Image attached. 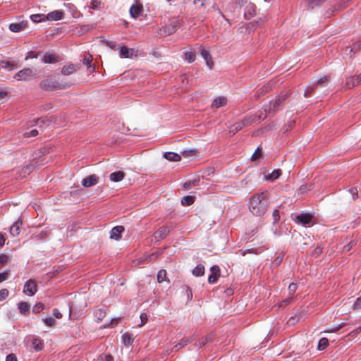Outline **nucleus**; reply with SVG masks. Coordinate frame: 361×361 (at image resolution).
<instances>
[{
  "instance_id": "nucleus-1",
  "label": "nucleus",
  "mask_w": 361,
  "mask_h": 361,
  "mask_svg": "<svg viewBox=\"0 0 361 361\" xmlns=\"http://www.w3.org/2000/svg\"><path fill=\"white\" fill-rule=\"evenodd\" d=\"M267 207L268 203L265 192H258L250 197L248 208L254 216H263L267 212Z\"/></svg>"
},
{
  "instance_id": "nucleus-2",
  "label": "nucleus",
  "mask_w": 361,
  "mask_h": 361,
  "mask_svg": "<svg viewBox=\"0 0 361 361\" xmlns=\"http://www.w3.org/2000/svg\"><path fill=\"white\" fill-rule=\"evenodd\" d=\"M39 87L45 91H54L56 90H64L70 87L68 83H60L55 76L49 75L39 84Z\"/></svg>"
},
{
  "instance_id": "nucleus-3",
  "label": "nucleus",
  "mask_w": 361,
  "mask_h": 361,
  "mask_svg": "<svg viewBox=\"0 0 361 361\" xmlns=\"http://www.w3.org/2000/svg\"><path fill=\"white\" fill-rule=\"evenodd\" d=\"M35 75V71L32 69L25 68L16 73L13 78L16 80L28 81L32 80Z\"/></svg>"
},
{
  "instance_id": "nucleus-4",
  "label": "nucleus",
  "mask_w": 361,
  "mask_h": 361,
  "mask_svg": "<svg viewBox=\"0 0 361 361\" xmlns=\"http://www.w3.org/2000/svg\"><path fill=\"white\" fill-rule=\"evenodd\" d=\"M37 290V286L35 281L30 279L25 282L23 286V293L25 295L32 296L36 293Z\"/></svg>"
},
{
  "instance_id": "nucleus-5",
  "label": "nucleus",
  "mask_w": 361,
  "mask_h": 361,
  "mask_svg": "<svg viewBox=\"0 0 361 361\" xmlns=\"http://www.w3.org/2000/svg\"><path fill=\"white\" fill-rule=\"evenodd\" d=\"M99 178L94 175H90L87 177L85 178L82 180V185L84 188H90L94 186L98 183Z\"/></svg>"
},
{
  "instance_id": "nucleus-6",
  "label": "nucleus",
  "mask_w": 361,
  "mask_h": 361,
  "mask_svg": "<svg viewBox=\"0 0 361 361\" xmlns=\"http://www.w3.org/2000/svg\"><path fill=\"white\" fill-rule=\"evenodd\" d=\"M125 231L123 226H114L110 231L109 238L112 240H118L121 238V233Z\"/></svg>"
},
{
  "instance_id": "nucleus-7",
  "label": "nucleus",
  "mask_w": 361,
  "mask_h": 361,
  "mask_svg": "<svg viewBox=\"0 0 361 361\" xmlns=\"http://www.w3.org/2000/svg\"><path fill=\"white\" fill-rule=\"evenodd\" d=\"M64 17V12L61 10H56L49 12L46 16V19L50 21H56L63 19Z\"/></svg>"
},
{
  "instance_id": "nucleus-8",
  "label": "nucleus",
  "mask_w": 361,
  "mask_h": 361,
  "mask_svg": "<svg viewBox=\"0 0 361 361\" xmlns=\"http://www.w3.org/2000/svg\"><path fill=\"white\" fill-rule=\"evenodd\" d=\"M210 270L211 274L208 277V281L209 283H214L220 276V269L217 265H214Z\"/></svg>"
},
{
  "instance_id": "nucleus-9",
  "label": "nucleus",
  "mask_w": 361,
  "mask_h": 361,
  "mask_svg": "<svg viewBox=\"0 0 361 361\" xmlns=\"http://www.w3.org/2000/svg\"><path fill=\"white\" fill-rule=\"evenodd\" d=\"M313 216L310 214H301L296 216L297 222L303 226L311 223Z\"/></svg>"
},
{
  "instance_id": "nucleus-10",
  "label": "nucleus",
  "mask_w": 361,
  "mask_h": 361,
  "mask_svg": "<svg viewBox=\"0 0 361 361\" xmlns=\"http://www.w3.org/2000/svg\"><path fill=\"white\" fill-rule=\"evenodd\" d=\"M361 83V73L354 77L348 78L346 80V86L348 88L354 87Z\"/></svg>"
},
{
  "instance_id": "nucleus-11",
  "label": "nucleus",
  "mask_w": 361,
  "mask_h": 361,
  "mask_svg": "<svg viewBox=\"0 0 361 361\" xmlns=\"http://www.w3.org/2000/svg\"><path fill=\"white\" fill-rule=\"evenodd\" d=\"M120 56L123 58L129 59L132 58L135 53L134 49H129L127 47L123 46L119 47Z\"/></svg>"
},
{
  "instance_id": "nucleus-12",
  "label": "nucleus",
  "mask_w": 361,
  "mask_h": 361,
  "mask_svg": "<svg viewBox=\"0 0 361 361\" xmlns=\"http://www.w3.org/2000/svg\"><path fill=\"white\" fill-rule=\"evenodd\" d=\"M328 80L327 76H324V78H320L316 83H314L312 85H308L304 92V96L307 97L310 96L312 91H313L315 85H324L325 82Z\"/></svg>"
},
{
  "instance_id": "nucleus-13",
  "label": "nucleus",
  "mask_w": 361,
  "mask_h": 361,
  "mask_svg": "<svg viewBox=\"0 0 361 361\" xmlns=\"http://www.w3.org/2000/svg\"><path fill=\"white\" fill-rule=\"evenodd\" d=\"M22 222L20 220L15 221L10 228V233L12 236H17L20 234Z\"/></svg>"
},
{
  "instance_id": "nucleus-14",
  "label": "nucleus",
  "mask_w": 361,
  "mask_h": 361,
  "mask_svg": "<svg viewBox=\"0 0 361 361\" xmlns=\"http://www.w3.org/2000/svg\"><path fill=\"white\" fill-rule=\"evenodd\" d=\"M281 175V171L280 169L274 170L271 173H268L264 175V178L268 181H274L278 179Z\"/></svg>"
},
{
  "instance_id": "nucleus-15",
  "label": "nucleus",
  "mask_w": 361,
  "mask_h": 361,
  "mask_svg": "<svg viewBox=\"0 0 361 361\" xmlns=\"http://www.w3.org/2000/svg\"><path fill=\"white\" fill-rule=\"evenodd\" d=\"M58 56L56 54L46 52L42 57V61L45 63H52L56 62Z\"/></svg>"
},
{
  "instance_id": "nucleus-16",
  "label": "nucleus",
  "mask_w": 361,
  "mask_h": 361,
  "mask_svg": "<svg viewBox=\"0 0 361 361\" xmlns=\"http://www.w3.org/2000/svg\"><path fill=\"white\" fill-rule=\"evenodd\" d=\"M288 290L289 294L291 295V296L289 297L288 298L286 299L285 300H283L282 302L281 306L286 305L293 299V295L297 290V284L294 283H290L288 286Z\"/></svg>"
},
{
  "instance_id": "nucleus-17",
  "label": "nucleus",
  "mask_w": 361,
  "mask_h": 361,
  "mask_svg": "<svg viewBox=\"0 0 361 361\" xmlns=\"http://www.w3.org/2000/svg\"><path fill=\"white\" fill-rule=\"evenodd\" d=\"M76 71V68L74 64H68L63 66L61 68V74L63 75H69Z\"/></svg>"
},
{
  "instance_id": "nucleus-18",
  "label": "nucleus",
  "mask_w": 361,
  "mask_h": 361,
  "mask_svg": "<svg viewBox=\"0 0 361 361\" xmlns=\"http://www.w3.org/2000/svg\"><path fill=\"white\" fill-rule=\"evenodd\" d=\"M142 9L141 6L133 4L130 8V14L133 18H136L140 15Z\"/></svg>"
},
{
  "instance_id": "nucleus-19",
  "label": "nucleus",
  "mask_w": 361,
  "mask_h": 361,
  "mask_svg": "<svg viewBox=\"0 0 361 361\" xmlns=\"http://www.w3.org/2000/svg\"><path fill=\"white\" fill-rule=\"evenodd\" d=\"M227 99L224 97H219L216 98L212 104V106L215 109L220 108L226 104Z\"/></svg>"
},
{
  "instance_id": "nucleus-20",
  "label": "nucleus",
  "mask_w": 361,
  "mask_h": 361,
  "mask_svg": "<svg viewBox=\"0 0 361 361\" xmlns=\"http://www.w3.org/2000/svg\"><path fill=\"white\" fill-rule=\"evenodd\" d=\"M32 348H34V350L35 351H40L43 349L44 348V343H43V341L42 340H41L40 338H33L32 339Z\"/></svg>"
},
{
  "instance_id": "nucleus-21",
  "label": "nucleus",
  "mask_w": 361,
  "mask_h": 361,
  "mask_svg": "<svg viewBox=\"0 0 361 361\" xmlns=\"http://www.w3.org/2000/svg\"><path fill=\"white\" fill-rule=\"evenodd\" d=\"M125 177V173L123 171H116L111 173L109 176V178L113 182H119L122 180Z\"/></svg>"
},
{
  "instance_id": "nucleus-22",
  "label": "nucleus",
  "mask_w": 361,
  "mask_h": 361,
  "mask_svg": "<svg viewBox=\"0 0 361 361\" xmlns=\"http://www.w3.org/2000/svg\"><path fill=\"white\" fill-rule=\"evenodd\" d=\"M25 27V24L23 23H11L9 25V30L13 32H18L23 30Z\"/></svg>"
},
{
  "instance_id": "nucleus-23",
  "label": "nucleus",
  "mask_w": 361,
  "mask_h": 361,
  "mask_svg": "<svg viewBox=\"0 0 361 361\" xmlns=\"http://www.w3.org/2000/svg\"><path fill=\"white\" fill-rule=\"evenodd\" d=\"M164 157L166 159H167L169 161H178L181 159L180 155H179L177 153L171 152H165L164 154Z\"/></svg>"
},
{
  "instance_id": "nucleus-24",
  "label": "nucleus",
  "mask_w": 361,
  "mask_h": 361,
  "mask_svg": "<svg viewBox=\"0 0 361 361\" xmlns=\"http://www.w3.org/2000/svg\"><path fill=\"white\" fill-rule=\"evenodd\" d=\"M18 308L20 314L26 315L30 312V305L26 302H20L18 304Z\"/></svg>"
},
{
  "instance_id": "nucleus-25",
  "label": "nucleus",
  "mask_w": 361,
  "mask_h": 361,
  "mask_svg": "<svg viewBox=\"0 0 361 361\" xmlns=\"http://www.w3.org/2000/svg\"><path fill=\"white\" fill-rule=\"evenodd\" d=\"M200 54L202 58L206 61L207 65L209 67V68H212L213 62L211 61V56L209 52L206 49H202L200 51Z\"/></svg>"
},
{
  "instance_id": "nucleus-26",
  "label": "nucleus",
  "mask_w": 361,
  "mask_h": 361,
  "mask_svg": "<svg viewBox=\"0 0 361 361\" xmlns=\"http://www.w3.org/2000/svg\"><path fill=\"white\" fill-rule=\"evenodd\" d=\"M92 61V56L90 54H88L87 56H85L83 58V61H82L83 64L87 66V69L90 71L94 70V66H92V64H91Z\"/></svg>"
},
{
  "instance_id": "nucleus-27",
  "label": "nucleus",
  "mask_w": 361,
  "mask_h": 361,
  "mask_svg": "<svg viewBox=\"0 0 361 361\" xmlns=\"http://www.w3.org/2000/svg\"><path fill=\"white\" fill-rule=\"evenodd\" d=\"M158 257V255L156 252H153L149 255H147L146 257L144 258H140L137 259V264H141L144 262L145 261H153L155 262L157 260V258Z\"/></svg>"
},
{
  "instance_id": "nucleus-28",
  "label": "nucleus",
  "mask_w": 361,
  "mask_h": 361,
  "mask_svg": "<svg viewBox=\"0 0 361 361\" xmlns=\"http://www.w3.org/2000/svg\"><path fill=\"white\" fill-rule=\"evenodd\" d=\"M133 339L131 335L128 333H125L122 336V342L126 346H129L132 344Z\"/></svg>"
},
{
  "instance_id": "nucleus-29",
  "label": "nucleus",
  "mask_w": 361,
  "mask_h": 361,
  "mask_svg": "<svg viewBox=\"0 0 361 361\" xmlns=\"http://www.w3.org/2000/svg\"><path fill=\"white\" fill-rule=\"evenodd\" d=\"M184 56H185V59L188 62V63H192L195 61V59H196V55L195 54V52H192L191 51H187L184 53Z\"/></svg>"
},
{
  "instance_id": "nucleus-30",
  "label": "nucleus",
  "mask_w": 361,
  "mask_h": 361,
  "mask_svg": "<svg viewBox=\"0 0 361 361\" xmlns=\"http://www.w3.org/2000/svg\"><path fill=\"white\" fill-rule=\"evenodd\" d=\"M204 273V267L201 264H198L193 270L192 274L195 276H203Z\"/></svg>"
},
{
  "instance_id": "nucleus-31",
  "label": "nucleus",
  "mask_w": 361,
  "mask_h": 361,
  "mask_svg": "<svg viewBox=\"0 0 361 361\" xmlns=\"http://www.w3.org/2000/svg\"><path fill=\"white\" fill-rule=\"evenodd\" d=\"M194 202V197L190 195L185 196L181 200V204L183 206H190Z\"/></svg>"
},
{
  "instance_id": "nucleus-32",
  "label": "nucleus",
  "mask_w": 361,
  "mask_h": 361,
  "mask_svg": "<svg viewBox=\"0 0 361 361\" xmlns=\"http://www.w3.org/2000/svg\"><path fill=\"white\" fill-rule=\"evenodd\" d=\"M329 345V341L326 338H322L319 341L317 349L319 350H324Z\"/></svg>"
},
{
  "instance_id": "nucleus-33",
  "label": "nucleus",
  "mask_w": 361,
  "mask_h": 361,
  "mask_svg": "<svg viewBox=\"0 0 361 361\" xmlns=\"http://www.w3.org/2000/svg\"><path fill=\"white\" fill-rule=\"evenodd\" d=\"M94 315L97 317V321L101 322L106 316V312L103 309H98L95 311Z\"/></svg>"
},
{
  "instance_id": "nucleus-34",
  "label": "nucleus",
  "mask_w": 361,
  "mask_h": 361,
  "mask_svg": "<svg viewBox=\"0 0 361 361\" xmlns=\"http://www.w3.org/2000/svg\"><path fill=\"white\" fill-rule=\"evenodd\" d=\"M243 123H241L240 122H238L230 127L229 132L232 133H235L237 131L240 130L243 128Z\"/></svg>"
},
{
  "instance_id": "nucleus-35",
  "label": "nucleus",
  "mask_w": 361,
  "mask_h": 361,
  "mask_svg": "<svg viewBox=\"0 0 361 361\" xmlns=\"http://www.w3.org/2000/svg\"><path fill=\"white\" fill-rule=\"evenodd\" d=\"M45 18L46 17L44 14H35L30 16L31 20L35 23L44 21Z\"/></svg>"
},
{
  "instance_id": "nucleus-36",
  "label": "nucleus",
  "mask_w": 361,
  "mask_h": 361,
  "mask_svg": "<svg viewBox=\"0 0 361 361\" xmlns=\"http://www.w3.org/2000/svg\"><path fill=\"white\" fill-rule=\"evenodd\" d=\"M166 271L164 269L159 270V283L165 281L166 283V286L169 284V280L166 279Z\"/></svg>"
},
{
  "instance_id": "nucleus-37",
  "label": "nucleus",
  "mask_w": 361,
  "mask_h": 361,
  "mask_svg": "<svg viewBox=\"0 0 361 361\" xmlns=\"http://www.w3.org/2000/svg\"><path fill=\"white\" fill-rule=\"evenodd\" d=\"M44 308V305L42 302H38L35 304L32 307V312L35 314L39 313Z\"/></svg>"
},
{
  "instance_id": "nucleus-38",
  "label": "nucleus",
  "mask_w": 361,
  "mask_h": 361,
  "mask_svg": "<svg viewBox=\"0 0 361 361\" xmlns=\"http://www.w3.org/2000/svg\"><path fill=\"white\" fill-rule=\"evenodd\" d=\"M48 235V231L47 230H42L39 234L35 235L33 238L35 240L45 239Z\"/></svg>"
},
{
  "instance_id": "nucleus-39",
  "label": "nucleus",
  "mask_w": 361,
  "mask_h": 361,
  "mask_svg": "<svg viewBox=\"0 0 361 361\" xmlns=\"http://www.w3.org/2000/svg\"><path fill=\"white\" fill-rule=\"evenodd\" d=\"M11 262V258L8 255L1 254L0 255V264L1 266L8 264Z\"/></svg>"
},
{
  "instance_id": "nucleus-40",
  "label": "nucleus",
  "mask_w": 361,
  "mask_h": 361,
  "mask_svg": "<svg viewBox=\"0 0 361 361\" xmlns=\"http://www.w3.org/2000/svg\"><path fill=\"white\" fill-rule=\"evenodd\" d=\"M39 134V132L37 129H33L30 131H27L24 133L25 137H35Z\"/></svg>"
},
{
  "instance_id": "nucleus-41",
  "label": "nucleus",
  "mask_w": 361,
  "mask_h": 361,
  "mask_svg": "<svg viewBox=\"0 0 361 361\" xmlns=\"http://www.w3.org/2000/svg\"><path fill=\"white\" fill-rule=\"evenodd\" d=\"M170 229L169 227H161L159 230V238H164L169 233Z\"/></svg>"
},
{
  "instance_id": "nucleus-42",
  "label": "nucleus",
  "mask_w": 361,
  "mask_h": 361,
  "mask_svg": "<svg viewBox=\"0 0 361 361\" xmlns=\"http://www.w3.org/2000/svg\"><path fill=\"white\" fill-rule=\"evenodd\" d=\"M44 323L48 326H52L55 320L51 317H48L42 319Z\"/></svg>"
},
{
  "instance_id": "nucleus-43",
  "label": "nucleus",
  "mask_w": 361,
  "mask_h": 361,
  "mask_svg": "<svg viewBox=\"0 0 361 361\" xmlns=\"http://www.w3.org/2000/svg\"><path fill=\"white\" fill-rule=\"evenodd\" d=\"M8 295V290L6 288L0 290V301L6 299Z\"/></svg>"
},
{
  "instance_id": "nucleus-44",
  "label": "nucleus",
  "mask_w": 361,
  "mask_h": 361,
  "mask_svg": "<svg viewBox=\"0 0 361 361\" xmlns=\"http://www.w3.org/2000/svg\"><path fill=\"white\" fill-rule=\"evenodd\" d=\"M344 326H345V323L343 322V323H341L340 324L337 325L336 327H334L333 329L326 330L325 332H336L337 331L341 329Z\"/></svg>"
},
{
  "instance_id": "nucleus-45",
  "label": "nucleus",
  "mask_w": 361,
  "mask_h": 361,
  "mask_svg": "<svg viewBox=\"0 0 361 361\" xmlns=\"http://www.w3.org/2000/svg\"><path fill=\"white\" fill-rule=\"evenodd\" d=\"M272 216H273V218H274V224H276V222L279 220L280 219V214H279V211L278 209H275L274 212H273V214H272Z\"/></svg>"
},
{
  "instance_id": "nucleus-46",
  "label": "nucleus",
  "mask_w": 361,
  "mask_h": 361,
  "mask_svg": "<svg viewBox=\"0 0 361 361\" xmlns=\"http://www.w3.org/2000/svg\"><path fill=\"white\" fill-rule=\"evenodd\" d=\"M286 97L285 96H282V97H279L276 101L274 102V103L273 104V109H276L277 106L283 100H285Z\"/></svg>"
},
{
  "instance_id": "nucleus-47",
  "label": "nucleus",
  "mask_w": 361,
  "mask_h": 361,
  "mask_svg": "<svg viewBox=\"0 0 361 361\" xmlns=\"http://www.w3.org/2000/svg\"><path fill=\"white\" fill-rule=\"evenodd\" d=\"M6 361H18V359L15 354L10 353L6 357Z\"/></svg>"
},
{
  "instance_id": "nucleus-48",
  "label": "nucleus",
  "mask_w": 361,
  "mask_h": 361,
  "mask_svg": "<svg viewBox=\"0 0 361 361\" xmlns=\"http://www.w3.org/2000/svg\"><path fill=\"white\" fill-rule=\"evenodd\" d=\"M8 277V271H3L0 273V283L6 281Z\"/></svg>"
},
{
  "instance_id": "nucleus-49",
  "label": "nucleus",
  "mask_w": 361,
  "mask_h": 361,
  "mask_svg": "<svg viewBox=\"0 0 361 361\" xmlns=\"http://www.w3.org/2000/svg\"><path fill=\"white\" fill-rule=\"evenodd\" d=\"M252 118L245 117L240 121V123H243V126H245L250 125L252 122Z\"/></svg>"
},
{
  "instance_id": "nucleus-50",
  "label": "nucleus",
  "mask_w": 361,
  "mask_h": 361,
  "mask_svg": "<svg viewBox=\"0 0 361 361\" xmlns=\"http://www.w3.org/2000/svg\"><path fill=\"white\" fill-rule=\"evenodd\" d=\"M140 320H141V324L140 325L145 324L147 322V314L142 313L140 314Z\"/></svg>"
},
{
  "instance_id": "nucleus-51",
  "label": "nucleus",
  "mask_w": 361,
  "mask_h": 361,
  "mask_svg": "<svg viewBox=\"0 0 361 361\" xmlns=\"http://www.w3.org/2000/svg\"><path fill=\"white\" fill-rule=\"evenodd\" d=\"M53 314L56 319H61L62 317V314L58 309H54Z\"/></svg>"
},
{
  "instance_id": "nucleus-52",
  "label": "nucleus",
  "mask_w": 361,
  "mask_h": 361,
  "mask_svg": "<svg viewBox=\"0 0 361 361\" xmlns=\"http://www.w3.org/2000/svg\"><path fill=\"white\" fill-rule=\"evenodd\" d=\"M106 46H108L111 49H114L116 48V42H114V41H106Z\"/></svg>"
},
{
  "instance_id": "nucleus-53",
  "label": "nucleus",
  "mask_w": 361,
  "mask_h": 361,
  "mask_svg": "<svg viewBox=\"0 0 361 361\" xmlns=\"http://www.w3.org/2000/svg\"><path fill=\"white\" fill-rule=\"evenodd\" d=\"M260 156V151H259V149L257 148L255 152L253 153V154L252 155V160H255L257 159V158H259Z\"/></svg>"
},
{
  "instance_id": "nucleus-54",
  "label": "nucleus",
  "mask_w": 361,
  "mask_h": 361,
  "mask_svg": "<svg viewBox=\"0 0 361 361\" xmlns=\"http://www.w3.org/2000/svg\"><path fill=\"white\" fill-rule=\"evenodd\" d=\"M188 342V340H184V339H182L179 343H178V345H179V348L178 349H180L183 347H184L185 345H187Z\"/></svg>"
},
{
  "instance_id": "nucleus-55",
  "label": "nucleus",
  "mask_w": 361,
  "mask_h": 361,
  "mask_svg": "<svg viewBox=\"0 0 361 361\" xmlns=\"http://www.w3.org/2000/svg\"><path fill=\"white\" fill-rule=\"evenodd\" d=\"M6 238L4 235L0 232V247H2L5 243Z\"/></svg>"
},
{
  "instance_id": "nucleus-56",
  "label": "nucleus",
  "mask_w": 361,
  "mask_h": 361,
  "mask_svg": "<svg viewBox=\"0 0 361 361\" xmlns=\"http://www.w3.org/2000/svg\"><path fill=\"white\" fill-rule=\"evenodd\" d=\"M100 4V1H92V8L94 9H96V8H99V6Z\"/></svg>"
},
{
  "instance_id": "nucleus-57",
  "label": "nucleus",
  "mask_w": 361,
  "mask_h": 361,
  "mask_svg": "<svg viewBox=\"0 0 361 361\" xmlns=\"http://www.w3.org/2000/svg\"><path fill=\"white\" fill-rule=\"evenodd\" d=\"M104 361H114V357L111 355H105Z\"/></svg>"
},
{
  "instance_id": "nucleus-58",
  "label": "nucleus",
  "mask_w": 361,
  "mask_h": 361,
  "mask_svg": "<svg viewBox=\"0 0 361 361\" xmlns=\"http://www.w3.org/2000/svg\"><path fill=\"white\" fill-rule=\"evenodd\" d=\"M353 245V242H350L348 245L344 247L343 250L345 252H348L351 249Z\"/></svg>"
},
{
  "instance_id": "nucleus-59",
  "label": "nucleus",
  "mask_w": 361,
  "mask_h": 361,
  "mask_svg": "<svg viewBox=\"0 0 361 361\" xmlns=\"http://www.w3.org/2000/svg\"><path fill=\"white\" fill-rule=\"evenodd\" d=\"M353 49L355 50H357V49H361V41L360 42H357V43H355L353 46Z\"/></svg>"
},
{
  "instance_id": "nucleus-60",
  "label": "nucleus",
  "mask_w": 361,
  "mask_h": 361,
  "mask_svg": "<svg viewBox=\"0 0 361 361\" xmlns=\"http://www.w3.org/2000/svg\"><path fill=\"white\" fill-rule=\"evenodd\" d=\"M36 125L39 124V127L41 128V123H44V121L42 118H37V120L34 121Z\"/></svg>"
},
{
  "instance_id": "nucleus-61",
  "label": "nucleus",
  "mask_w": 361,
  "mask_h": 361,
  "mask_svg": "<svg viewBox=\"0 0 361 361\" xmlns=\"http://www.w3.org/2000/svg\"><path fill=\"white\" fill-rule=\"evenodd\" d=\"M7 95V92L3 90H0V99H3Z\"/></svg>"
},
{
  "instance_id": "nucleus-62",
  "label": "nucleus",
  "mask_w": 361,
  "mask_h": 361,
  "mask_svg": "<svg viewBox=\"0 0 361 361\" xmlns=\"http://www.w3.org/2000/svg\"><path fill=\"white\" fill-rule=\"evenodd\" d=\"M208 340H209L208 337L205 338L204 340L202 341L200 343V346L202 347V346L204 345V344L208 341Z\"/></svg>"
},
{
  "instance_id": "nucleus-63",
  "label": "nucleus",
  "mask_w": 361,
  "mask_h": 361,
  "mask_svg": "<svg viewBox=\"0 0 361 361\" xmlns=\"http://www.w3.org/2000/svg\"><path fill=\"white\" fill-rule=\"evenodd\" d=\"M199 2H200V6H204V1L203 0H194V4H197Z\"/></svg>"
},
{
  "instance_id": "nucleus-64",
  "label": "nucleus",
  "mask_w": 361,
  "mask_h": 361,
  "mask_svg": "<svg viewBox=\"0 0 361 361\" xmlns=\"http://www.w3.org/2000/svg\"><path fill=\"white\" fill-rule=\"evenodd\" d=\"M117 324V320L116 319H111V325L113 326H115Z\"/></svg>"
}]
</instances>
